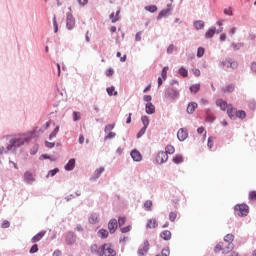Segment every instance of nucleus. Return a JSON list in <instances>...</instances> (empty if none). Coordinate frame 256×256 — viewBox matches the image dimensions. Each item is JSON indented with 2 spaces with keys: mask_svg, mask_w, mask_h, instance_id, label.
I'll list each match as a JSON object with an SVG mask.
<instances>
[{
  "mask_svg": "<svg viewBox=\"0 0 256 256\" xmlns=\"http://www.w3.org/2000/svg\"><path fill=\"white\" fill-rule=\"evenodd\" d=\"M234 240H235V236L233 234H227L224 238L225 242H220L218 245H216L214 251L216 253H219V251H222V253L224 254L231 253V251H233Z\"/></svg>",
  "mask_w": 256,
  "mask_h": 256,
  "instance_id": "obj_1",
  "label": "nucleus"
},
{
  "mask_svg": "<svg viewBox=\"0 0 256 256\" xmlns=\"http://www.w3.org/2000/svg\"><path fill=\"white\" fill-rule=\"evenodd\" d=\"M25 141H27V137L25 135L14 136L9 139V143L6 147L7 151H15L21 145H25Z\"/></svg>",
  "mask_w": 256,
  "mask_h": 256,
  "instance_id": "obj_2",
  "label": "nucleus"
},
{
  "mask_svg": "<svg viewBox=\"0 0 256 256\" xmlns=\"http://www.w3.org/2000/svg\"><path fill=\"white\" fill-rule=\"evenodd\" d=\"M234 211L239 217H247L249 215V207L247 204H237Z\"/></svg>",
  "mask_w": 256,
  "mask_h": 256,
  "instance_id": "obj_3",
  "label": "nucleus"
},
{
  "mask_svg": "<svg viewBox=\"0 0 256 256\" xmlns=\"http://www.w3.org/2000/svg\"><path fill=\"white\" fill-rule=\"evenodd\" d=\"M115 255H117V252L115 251L111 243L102 245L100 256H115Z\"/></svg>",
  "mask_w": 256,
  "mask_h": 256,
  "instance_id": "obj_4",
  "label": "nucleus"
},
{
  "mask_svg": "<svg viewBox=\"0 0 256 256\" xmlns=\"http://www.w3.org/2000/svg\"><path fill=\"white\" fill-rule=\"evenodd\" d=\"M220 67H227V69H237L239 67V63L231 58L226 59L220 63Z\"/></svg>",
  "mask_w": 256,
  "mask_h": 256,
  "instance_id": "obj_5",
  "label": "nucleus"
},
{
  "mask_svg": "<svg viewBox=\"0 0 256 256\" xmlns=\"http://www.w3.org/2000/svg\"><path fill=\"white\" fill-rule=\"evenodd\" d=\"M113 129H115V124H108L105 126L104 131L105 133H108L105 137V141H107V139H115L117 134L113 132Z\"/></svg>",
  "mask_w": 256,
  "mask_h": 256,
  "instance_id": "obj_6",
  "label": "nucleus"
},
{
  "mask_svg": "<svg viewBox=\"0 0 256 256\" xmlns=\"http://www.w3.org/2000/svg\"><path fill=\"white\" fill-rule=\"evenodd\" d=\"M168 160H169V156L167 155V153H165L163 151L159 152L156 156V161L160 165L163 163H167Z\"/></svg>",
  "mask_w": 256,
  "mask_h": 256,
  "instance_id": "obj_7",
  "label": "nucleus"
},
{
  "mask_svg": "<svg viewBox=\"0 0 256 256\" xmlns=\"http://www.w3.org/2000/svg\"><path fill=\"white\" fill-rule=\"evenodd\" d=\"M149 251V241H144L142 247L138 249L139 256H146Z\"/></svg>",
  "mask_w": 256,
  "mask_h": 256,
  "instance_id": "obj_8",
  "label": "nucleus"
},
{
  "mask_svg": "<svg viewBox=\"0 0 256 256\" xmlns=\"http://www.w3.org/2000/svg\"><path fill=\"white\" fill-rule=\"evenodd\" d=\"M177 137L179 141H185L189 137V132L185 128H180L177 132Z\"/></svg>",
  "mask_w": 256,
  "mask_h": 256,
  "instance_id": "obj_9",
  "label": "nucleus"
},
{
  "mask_svg": "<svg viewBox=\"0 0 256 256\" xmlns=\"http://www.w3.org/2000/svg\"><path fill=\"white\" fill-rule=\"evenodd\" d=\"M108 229L110 233H115L117 231V219H111L108 223Z\"/></svg>",
  "mask_w": 256,
  "mask_h": 256,
  "instance_id": "obj_10",
  "label": "nucleus"
},
{
  "mask_svg": "<svg viewBox=\"0 0 256 256\" xmlns=\"http://www.w3.org/2000/svg\"><path fill=\"white\" fill-rule=\"evenodd\" d=\"M216 105L217 107H220L222 111H227V109L231 107V105L227 104L223 99L217 100Z\"/></svg>",
  "mask_w": 256,
  "mask_h": 256,
  "instance_id": "obj_11",
  "label": "nucleus"
},
{
  "mask_svg": "<svg viewBox=\"0 0 256 256\" xmlns=\"http://www.w3.org/2000/svg\"><path fill=\"white\" fill-rule=\"evenodd\" d=\"M24 181L31 185V183H33V181H35V177H33V173H31L29 171L25 172L24 173Z\"/></svg>",
  "mask_w": 256,
  "mask_h": 256,
  "instance_id": "obj_12",
  "label": "nucleus"
},
{
  "mask_svg": "<svg viewBox=\"0 0 256 256\" xmlns=\"http://www.w3.org/2000/svg\"><path fill=\"white\" fill-rule=\"evenodd\" d=\"M130 155L133 161H141V159H143V156H141V152L137 150H132Z\"/></svg>",
  "mask_w": 256,
  "mask_h": 256,
  "instance_id": "obj_13",
  "label": "nucleus"
},
{
  "mask_svg": "<svg viewBox=\"0 0 256 256\" xmlns=\"http://www.w3.org/2000/svg\"><path fill=\"white\" fill-rule=\"evenodd\" d=\"M158 223H157V219L155 218H152V219H149L147 224H146V228L147 229H156V227H158Z\"/></svg>",
  "mask_w": 256,
  "mask_h": 256,
  "instance_id": "obj_14",
  "label": "nucleus"
},
{
  "mask_svg": "<svg viewBox=\"0 0 256 256\" xmlns=\"http://www.w3.org/2000/svg\"><path fill=\"white\" fill-rule=\"evenodd\" d=\"M90 251L91 253H93L94 255H98V256H101V251H102V246L98 247L97 244H93L91 247H90Z\"/></svg>",
  "mask_w": 256,
  "mask_h": 256,
  "instance_id": "obj_15",
  "label": "nucleus"
},
{
  "mask_svg": "<svg viewBox=\"0 0 256 256\" xmlns=\"http://www.w3.org/2000/svg\"><path fill=\"white\" fill-rule=\"evenodd\" d=\"M145 111L148 115H153V113H155V105H153V103L150 102L147 103Z\"/></svg>",
  "mask_w": 256,
  "mask_h": 256,
  "instance_id": "obj_16",
  "label": "nucleus"
},
{
  "mask_svg": "<svg viewBox=\"0 0 256 256\" xmlns=\"http://www.w3.org/2000/svg\"><path fill=\"white\" fill-rule=\"evenodd\" d=\"M198 104L196 102L189 103L187 106V113L192 114L195 113V109H197Z\"/></svg>",
  "mask_w": 256,
  "mask_h": 256,
  "instance_id": "obj_17",
  "label": "nucleus"
},
{
  "mask_svg": "<svg viewBox=\"0 0 256 256\" xmlns=\"http://www.w3.org/2000/svg\"><path fill=\"white\" fill-rule=\"evenodd\" d=\"M43 237H45V232L42 231V232L36 234L34 237H32L31 243H38V241H41V239H43Z\"/></svg>",
  "mask_w": 256,
  "mask_h": 256,
  "instance_id": "obj_18",
  "label": "nucleus"
},
{
  "mask_svg": "<svg viewBox=\"0 0 256 256\" xmlns=\"http://www.w3.org/2000/svg\"><path fill=\"white\" fill-rule=\"evenodd\" d=\"M64 169L66 171H73V169H75V159H70Z\"/></svg>",
  "mask_w": 256,
  "mask_h": 256,
  "instance_id": "obj_19",
  "label": "nucleus"
},
{
  "mask_svg": "<svg viewBox=\"0 0 256 256\" xmlns=\"http://www.w3.org/2000/svg\"><path fill=\"white\" fill-rule=\"evenodd\" d=\"M75 241H76V237L73 235V233H68L66 236L67 245H73Z\"/></svg>",
  "mask_w": 256,
  "mask_h": 256,
  "instance_id": "obj_20",
  "label": "nucleus"
},
{
  "mask_svg": "<svg viewBox=\"0 0 256 256\" xmlns=\"http://www.w3.org/2000/svg\"><path fill=\"white\" fill-rule=\"evenodd\" d=\"M89 223H91V225H96V223H99V215L98 214H92L89 219H88Z\"/></svg>",
  "mask_w": 256,
  "mask_h": 256,
  "instance_id": "obj_21",
  "label": "nucleus"
},
{
  "mask_svg": "<svg viewBox=\"0 0 256 256\" xmlns=\"http://www.w3.org/2000/svg\"><path fill=\"white\" fill-rule=\"evenodd\" d=\"M217 31V28L215 27H211L205 34L206 39H211L212 37H214L215 33Z\"/></svg>",
  "mask_w": 256,
  "mask_h": 256,
  "instance_id": "obj_22",
  "label": "nucleus"
},
{
  "mask_svg": "<svg viewBox=\"0 0 256 256\" xmlns=\"http://www.w3.org/2000/svg\"><path fill=\"white\" fill-rule=\"evenodd\" d=\"M160 237L164 239V241H169L171 239V231L169 230H164L161 234Z\"/></svg>",
  "mask_w": 256,
  "mask_h": 256,
  "instance_id": "obj_23",
  "label": "nucleus"
},
{
  "mask_svg": "<svg viewBox=\"0 0 256 256\" xmlns=\"http://www.w3.org/2000/svg\"><path fill=\"white\" fill-rule=\"evenodd\" d=\"M120 13H121V10H117L116 14L115 13L110 14V19H111L112 23H117V21H119V19H121L119 17Z\"/></svg>",
  "mask_w": 256,
  "mask_h": 256,
  "instance_id": "obj_24",
  "label": "nucleus"
},
{
  "mask_svg": "<svg viewBox=\"0 0 256 256\" xmlns=\"http://www.w3.org/2000/svg\"><path fill=\"white\" fill-rule=\"evenodd\" d=\"M98 236L101 238V239H107V237H109V231H107L106 229H100L98 231Z\"/></svg>",
  "mask_w": 256,
  "mask_h": 256,
  "instance_id": "obj_25",
  "label": "nucleus"
},
{
  "mask_svg": "<svg viewBox=\"0 0 256 256\" xmlns=\"http://www.w3.org/2000/svg\"><path fill=\"white\" fill-rule=\"evenodd\" d=\"M223 93H233L235 91V85L229 84L226 87L222 88Z\"/></svg>",
  "mask_w": 256,
  "mask_h": 256,
  "instance_id": "obj_26",
  "label": "nucleus"
},
{
  "mask_svg": "<svg viewBox=\"0 0 256 256\" xmlns=\"http://www.w3.org/2000/svg\"><path fill=\"white\" fill-rule=\"evenodd\" d=\"M227 113H228V117H230V119H233V117H235V115H237V110L234 109L232 106L227 108Z\"/></svg>",
  "mask_w": 256,
  "mask_h": 256,
  "instance_id": "obj_27",
  "label": "nucleus"
},
{
  "mask_svg": "<svg viewBox=\"0 0 256 256\" xmlns=\"http://www.w3.org/2000/svg\"><path fill=\"white\" fill-rule=\"evenodd\" d=\"M105 171L104 167H100L99 169H96L94 172L93 179H99L101 177V174Z\"/></svg>",
  "mask_w": 256,
  "mask_h": 256,
  "instance_id": "obj_28",
  "label": "nucleus"
},
{
  "mask_svg": "<svg viewBox=\"0 0 256 256\" xmlns=\"http://www.w3.org/2000/svg\"><path fill=\"white\" fill-rule=\"evenodd\" d=\"M66 25L69 30L73 29V27H75V19L68 17L66 21Z\"/></svg>",
  "mask_w": 256,
  "mask_h": 256,
  "instance_id": "obj_29",
  "label": "nucleus"
},
{
  "mask_svg": "<svg viewBox=\"0 0 256 256\" xmlns=\"http://www.w3.org/2000/svg\"><path fill=\"white\" fill-rule=\"evenodd\" d=\"M165 153L166 155H173L175 153V147L173 145H167L165 147Z\"/></svg>",
  "mask_w": 256,
  "mask_h": 256,
  "instance_id": "obj_30",
  "label": "nucleus"
},
{
  "mask_svg": "<svg viewBox=\"0 0 256 256\" xmlns=\"http://www.w3.org/2000/svg\"><path fill=\"white\" fill-rule=\"evenodd\" d=\"M194 27L195 29L199 30V29H203V27H205V22L203 20H198L194 22Z\"/></svg>",
  "mask_w": 256,
  "mask_h": 256,
  "instance_id": "obj_31",
  "label": "nucleus"
},
{
  "mask_svg": "<svg viewBox=\"0 0 256 256\" xmlns=\"http://www.w3.org/2000/svg\"><path fill=\"white\" fill-rule=\"evenodd\" d=\"M172 197L173 203H179V201H181V197H183V194L175 192V194Z\"/></svg>",
  "mask_w": 256,
  "mask_h": 256,
  "instance_id": "obj_32",
  "label": "nucleus"
},
{
  "mask_svg": "<svg viewBox=\"0 0 256 256\" xmlns=\"http://www.w3.org/2000/svg\"><path fill=\"white\" fill-rule=\"evenodd\" d=\"M153 207V201L151 200H147L145 203H144V209L145 211H151V208Z\"/></svg>",
  "mask_w": 256,
  "mask_h": 256,
  "instance_id": "obj_33",
  "label": "nucleus"
},
{
  "mask_svg": "<svg viewBox=\"0 0 256 256\" xmlns=\"http://www.w3.org/2000/svg\"><path fill=\"white\" fill-rule=\"evenodd\" d=\"M173 163H175L176 165H179V163H183V156L182 155H176L173 158Z\"/></svg>",
  "mask_w": 256,
  "mask_h": 256,
  "instance_id": "obj_34",
  "label": "nucleus"
},
{
  "mask_svg": "<svg viewBox=\"0 0 256 256\" xmlns=\"http://www.w3.org/2000/svg\"><path fill=\"white\" fill-rule=\"evenodd\" d=\"M199 89H201L200 84H194V85L190 86L191 93H198Z\"/></svg>",
  "mask_w": 256,
  "mask_h": 256,
  "instance_id": "obj_35",
  "label": "nucleus"
},
{
  "mask_svg": "<svg viewBox=\"0 0 256 256\" xmlns=\"http://www.w3.org/2000/svg\"><path fill=\"white\" fill-rule=\"evenodd\" d=\"M179 75H181L182 77H187L189 75V72L187 71V69H185V67H181L178 70Z\"/></svg>",
  "mask_w": 256,
  "mask_h": 256,
  "instance_id": "obj_36",
  "label": "nucleus"
},
{
  "mask_svg": "<svg viewBox=\"0 0 256 256\" xmlns=\"http://www.w3.org/2000/svg\"><path fill=\"white\" fill-rule=\"evenodd\" d=\"M167 15H169V9L162 10V11L158 14V19H163V17H167Z\"/></svg>",
  "mask_w": 256,
  "mask_h": 256,
  "instance_id": "obj_37",
  "label": "nucleus"
},
{
  "mask_svg": "<svg viewBox=\"0 0 256 256\" xmlns=\"http://www.w3.org/2000/svg\"><path fill=\"white\" fill-rule=\"evenodd\" d=\"M167 71H169V66H165L163 69H162V79L163 81H165L167 79Z\"/></svg>",
  "mask_w": 256,
  "mask_h": 256,
  "instance_id": "obj_38",
  "label": "nucleus"
},
{
  "mask_svg": "<svg viewBox=\"0 0 256 256\" xmlns=\"http://www.w3.org/2000/svg\"><path fill=\"white\" fill-rule=\"evenodd\" d=\"M236 117H239V119H245V117H247V114L243 110H240L238 112L236 111Z\"/></svg>",
  "mask_w": 256,
  "mask_h": 256,
  "instance_id": "obj_39",
  "label": "nucleus"
},
{
  "mask_svg": "<svg viewBox=\"0 0 256 256\" xmlns=\"http://www.w3.org/2000/svg\"><path fill=\"white\" fill-rule=\"evenodd\" d=\"M141 121H142L144 127H146V129H147V127H149V117L142 116Z\"/></svg>",
  "mask_w": 256,
  "mask_h": 256,
  "instance_id": "obj_40",
  "label": "nucleus"
},
{
  "mask_svg": "<svg viewBox=\"0 0 256 256\" xmlns=\"http://www.w3.org/2000/svg\"><path fill=\"white\" fill-rule=\"evenodd\" d=\"M145 10L149 11L150 13H155V11H157V6H155V5L146 6Z\"/></svg>",
  "mask_w": 256,
  "mask_h": 256,
  "instance_id": "obj_41",
  "label": "nucleus"
},
{
  "mask_svg": "<svg viewBox=\"0 0 256 256\" xmlns=\"http://www.w3.org/2000/svg\"><path fill=\"white\" fill-rule=\"evenodd\" d=\"M57 133H59V126H56V128L52 131V133L49 136V139L57 137Z\"/></svg>",
  "mask_w": 256,
  "mask_h": 256,
  "instance_id": "obj_42",
  "label": "nucleus"
},
{
  "mask_svg": "<svg viewBox=\"0 0 256 256\" xmlns=\"http://www.w3.org/2000/svg\"><path fill=\"white\" fill-rule=\"evenodd\" d=\"M214 141H215V138H214L213 136H210V137L208 138V143H207V145H208L209 149H213Z\"/></svg>",
  "mask_w": 256,
  "mask_h": 256,
  "instance_id": "obj_43",
  "label": "nucleus"
},
{
  "mask_svg": "<svg viewBox=\"0 0 256 256\" xmlns=\"http://www.w3.org/2000/svg\"><path fill=\"white\" fill-rule=\"evenodd\" d=\"M57 173H59V168H55V169H53V170H50L49 172H48V175H47V177H55V175H57Z\"/></svg>",
  "mask_w": 256,
  "mask_h": 256,
  "instance_id": "obj_44",
  "label": "nucleus"
},
{
  "mask_svg": "<svg viewBox=\"0 0 256 256\" xmlns=\"http://www.w3.org/2000/svg\"><path fill=\"white\" fill-rule=\"evenodd\" d=\"M106 91H107V93H108V95H117V91H115V87H109V88H107L106 89Z\"/></svg>",
  "mask_w": 256,
  "mask_h": 256,
  "instance_id": "obj_45",
  "label": "nucleus"
},
{
  "mask_svg": "<svg viewBox=\"0 0 256 256\" xmlns=\"http://www.w3.org/2000/svg\"><path fill=\"white\" fill-rule=\"evenodd\" d=\"M203 55H205V48L199 47L197 50V57L201 58Z\"/></svg>",
  "mask_w": 256,
  "mask_h": 256,
  "instance_id": "obj_46",
  "label": "nucleus"
},
{
  "mask_svg": "<svg viewBox=\"0 0 256 256\" xmlns=\"http://www.w3.org/2000/svg\"><path fill=\"white\" fill-rule=\"evenodd\" d=\"M145 131H147V128L145 126H143L140 131L137 134V138L139 139L140 137H143V135H145Z\"/></svg>",
  "mask_w": 256,
  "mask_h": 256,
  "instance_id": "obj_47",
  "label": "nucleus"
},
{
  "mask_svg": "<svg viewBox=\"0 0 256 256\" xmlns=\"http://www.w3.org/2000/svg\"><path fill=\"white\" fill-rule=\"evenodd\" d=\"M248 198L250 201H256V191H251Z\"/></svg>",
  "mask_w": 256,
  "mask_h": 256,
  "instance_id": "obj_48",
  "label": "nucleus"
},
{
  "mask_svg": "<svg viewBox=\"0 0 256 256\" xmlns=\"http://www.w3.org/2000/svg\"><path fill=\"white\" fill-rule=\"evenodd\" d=\"M232 47L234 49V51H239V49H241V47H243V43H233Z\"/></svg>",
  "mask_w": 256,
  "mask_h": 256,
  "instance_id": "obj_49",
  "label": "nucleus"
},
{
  "mask_svg": "<svg viewBox=\"0 0 256 256\" xmlns=\"http://www.w3.org/2000/svg\"><path fill=\"white\" fill-rule=\"evenodd\" d=\"M126 221H127V218H126V217H120V218L118 219V224H119V226H120V227H123V225H125Z\"/></svg>",
  "mask_w": 256,
  "mask_h": 256,
  "instance_id": "obj_50",
  "label": "nucleus"
},
{
  "mask_svg": "<svg viewBox=\"0 0 256 256\" xmlns=\"http://www.w3.org/2000/svg\"><path fill=\"white\" fill-rule=\"evenodd\" d=\"M54 32L57 33L59 31V26L57 25V17L53 18Z\"/></svg>",
  "mask_w": 256,
  "mask_h": 256,
  "instance_id": "obj_51",
  "label": "nucleus"
},
{
  "mask_svg": "<svg viewBox=\"0 0 256 256\" xmlns=\"http://www.w3.org/2000/svg\"><path fill=\"white\" fill-rule=\"evenodd\" d=\"M73 119H74V121H80L81 120V113L73 112Z\"/></svg>",
  "mask_w": 256,
  "mask_h": 256,
  "instance_id": "obj_52",
  "label": "nucleus"
},
{
  "mask_svg": "<svg viewBox=\"0 0 256 256\" xmlns=\"http://www.w3.org/2000/svg\"><path fill=\"white\" fill-rule=\"evenodd\" d=\"M37 251H39V247L37 246V244H34L31 248L29 253L33 254V253H37Z\"/></svg>",
  "mask_w": 256,
  "mask_h": 256,
  "instance_id": "obj_53",
  "label": "nucleus"
},
{
  "mask_svg": "<svg viewBox=\"0 0 256 256\" xmlns=\"http://www.w3.org/2000/svg\"><path fill=\"white\" fill-rule=\"evenodd\" d=\"M10 225H11V223H10L9 221L4 220V221L2 222L1 227H2V229H8V227H10Z\"/></svg>",
  "mask_w": 256,
  "mask_h": 256,
  "instance_id": "obj_54",
  "label": "nucleus"
},
{
  "mask_svg": "<svg viewBox=\"0 0 256 256\" xmlns=\"http://www.w3.org/2000/svg\"><path fill=\"white\" fill-rule=\"evenodd\" d=\"M175 219H177V213L171 212L169 214V220L173 222V221H175Z\"/></svg>",
  "mask_w": 256,
  "mask_h": 256,
  "instance_id": "obj_55",
  "label": "nucleus"
},
{
  "mask_svg": "<svg viewBox=\"0 0 256 256\" xmlns=\"http://www.w3.org/2000/svg\"><path fill=\"white\" fill-rule=\"evenodd\" d=\"M161 253H162V256L171 255V252L169 251V248H164Z\"/></svg>",
  "mask_w": 256,
  "mask_h": 256,
  "instance_id": "obj_56",
  "label": "nucleus"
},
{
  "mask_svg": "<svg viewBox=\"0 0 256 256\" xmlns=\"http://www.w3.org/2000/svg\"><path fill=\"white\" fill-rule=\"evenodd\" d=\"M152 99L153 98L151 97V95H145L143 97V101H145L146 103H151Z\"/></svg>",
  "mask_w": 256,
  "mask_h": 256,
  "instance_id": "obj_57",
  "label": "nucleus"
},
{
  "mask_svg": "<svg viewBox=\"0 0 256 256\" xmlns=\"http://www.w3.org/2000/svg\"><path fill=\"white\" fill-rule=\"evenodd\" d=\"M129 231H131V226L121 228V233H129Z\"/></svg>",
  "mask_w": 256,
  "mask_h": 256,
  "instance_id": "obj_58",
  "label": "nucleus"
},
{
  "mask_svg": "<svg viewBox=\"0 0 256 256\" xmlns=\"http://www.w3.org/2000/svg\"><path fill=\"white\" fill-rule=\"evenodd\" d=\"M173 51H175V46L173 44H171L167 48V53L171 54V53H173Z\"/></svg>",
  "mask_w": 256,
  "mask_h": 256,
  "instance_id": "obj_59",
  "label": "nucleus"
},
{
  "mask_svg": "<svg viewBox=\"0 0 256 256\" xmlns=\"http://www.w3.org/2000/svg\"><path fill=\"white\" fill-rule=\"evenodd\" d=\"M78 3L81 7H85L89 3V0H78Z\"/></svg>",
  "mask_w": 256,
  "mask_h": 256,
  "instance_id": "obj_60",
  "label": "nucleus"
},
{
  "mask_svg": "<svg viewBox=\"0 0 256 256\" xmlns=\"http://www.w3.org/2000/svg\"><path fill=\"white\" fill-rule=\"evenodd\" d=\"M46 147H48V149H53V147H55V143L53 142H47L45 143Z\"/></svg>",
  "mask_w": 256,
  "mask_h": 256,
  "instance_id": "obj_61",
  "label": "nucleus"
},
{
  "mask_svg": "<svg viewBox=\"0 0 256 256\" xmlns=\"http://www.w3.org/2000/svg\"><path fill=\"white\" fill-rule=\"evenodd\" d=\"M206 120H207V121H215V116H213V115L207 113Z\"/></svg>",
  "mask_w": 256,
  "mask_h": 256,
  "instance_id": "obj_62",
  "label": "nucleus"
},
{
  "mask_svg": "<svg viewBox=\"0 0 256 256\" xmlns=\"http://www.w3.org/2000/svg\"><path fill=\"white\" fill-rule=\"evenodd\" d=\"M113 73H115V71H113L111 68L106 71L107 77H112Z\"/></svg>",
  "mask_w": 256,
  "mask_h": 256,
  "instance_id": "obj_63",
  "label": "nucleus"
},
{
  "mask_svg": "<svg viewBox=\"0 0 256 256\" xmlns=\"http://www.w3.org/2000/svg\"><path fill=\"white\" fill-rule=\"evenodd\" d=\"M62 252L60 250H55L52 254V256H61Z\"/></svg>",
  "mask_w": 256,
  "mask_h": 256,
  "instance_id": "obj_64",
  "label": "nucleus"
}]
</instances>
